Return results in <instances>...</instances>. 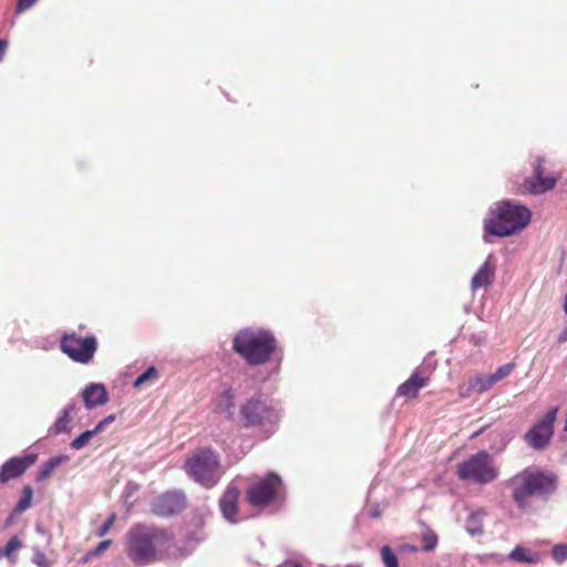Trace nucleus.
<instances>
[{
  "mask_svg": "<svg viewBox=\"0 0 567 567\" xmlns=\"http://www.w3.org/2000/svg\"><path fill=\"white\" fill-rule=\"evenodd\" d=\"M530 210L511 199L496 203L489 209V217L485 220L486 233L507 237L524 229L530 221Z\"/></svg>",
  "mask_w": 567,
  "mask_h": 567,
  "instance_id": "obj_1",
  "label": "nucleus"
},
{
  "mask_svg": "<svg viewBox=\"0 0 567 567\" xmlns=\"http://www.w3.org/2000/svg\"><path fill=\"white\" fill-rule=\"evenodd\" d=\"M167 539V533L151 525H135L126 534L125 551L136 566L156 560L157 549Z\"/></svg>",
  "mask_w": 567,
  "mask_h": 567,
  "instance_id": "obj_2",
  "label": "nucleus"
},
{
  "mask_svg": "<svg viewBox=\"0 0 567 567\" xmlns=\"http://www.w3.org/2000/svg\"><path fill=\"white\" fill-rule=\"evenodd\" d=\"M274 334L264 329H243L234 338L233 349L250 365L266 363L276 350Z\"/></svg>",
  "mask_w": 567,
  "mask_h": 567,
  "instance_id": "obj_3",
  "label": "nucleus"
},
{
  "mask_svg": "<svg viewBox=\"0 0 567 567\" xmlns=\"http://www.w3.org/2000/svg\"><path fill=\"white\" fill-rule=\"evenodd\" d=\"M513 486V499L519 508H526L534 495H545L555 491L554 474L527 468L509 481Z\"/></svg>",
  "mask_w": 567,
  "mask_h": 567,
  "instance_id": "obj_4",
  "label": "nucleus"
},
{
  "mask_svg": "<svg viewBox=\"0 0 567 567\" xmlns=\"http://www.w3.org/2000/svg\"><path fill=\"white\" fill-rule=\"evenodd\" d=\"M456 475L464 482L487 485L497 480L499 470L486 451H480L457 464Z\"/></svg>",
  "mask_w": 567,
  "mask_h": 567,
  "instance_id": "obj_5",
  "label": "nucleus"
},
{
  "mask_svg": "<svg viewBox=\"0 0 567 567\" xmlns=\"http://www.w3.org/2000/svg\"><path fill=\"white\" fill-rule=\"evenodd\" d=\"M186 473L198 484L210 488L221 477L218 456L209 449L196 451L185 463Z\"/></svg>",
  "mask_w": 567,
  "mask_h": 567,
  "instance_id": "obj_6",
  "label": "nucleus"
},
{
  "mask_svg": "<svg viewBox=\"0 0 567 567\" xmlns=\"http://www.w3.org/2000/svg\"><path fill=\"white\" fill-rule=\"evenodd\" d=\"M284 491L281 477L270 472L256 481L247 491V499L252 506H265L276 502Z\"/></svg>",
  "mask_w": 567,
  "mask_h": 567,
  "instance_id": "obj_7",
  "label": "nucleus"
},
{
  "mask_svg": "<svg viewBox=\"0 0 567 567\" xmlns=\"http://www.w3.org/2000/svg\"><path fill=\"white\" fill-rule=\"evenodd\" d=\"M241 416L247 425H272L280 419V412L259 398H252L241 406Z\"/></svg>",
  "mask_w": 567,
  "mask_h": 567,
  "instance_id": "obj_8",
  "label": "nucleus"
},
{
  "mask_svg": "<svg viewBox=\"0 0 567 567\" xmlns=\"http://www.w3.org/2000/svg\"><path fill=\"white\" fill-rule=\"evenodd\" d=\"M96 339L94 337L81 338L75 334L64 336L61 340L62 351L73 361L87 363L96 351Z\"/></svg>",
  "mask_w": 567,
  "mask_h": 567,
  "instance_id": "obj_9",
  "label": "nucleus"
},
{
  "mask_svg": "<svg viewBox=\"0 0 567 567\" xmlns=\"http://www.w3.org/2000/svg\"><path fill=\"white\" fill-rule=\"evenodd\" d=\"M558 409H550L526 434V443L534 450H543L549 443L554 433Z\"/></svg>",
  "mask_w": 567,
  "mask_h": 567,
  "instance_id": "obj_10",
  "label": "nucleus"
},
{
  "mask_svg": "<svg viewBox=\"0 0 567 567\" xmlns=\"http://www.w3.org/2000/svg\"><path fill=\"white\" fill-rule=\"evenodd\" d=\"M543 163L544 158L537 157L534 165L533 176L525 178L523 183L524 193L542 195L551 190L556 186L558 177L551 174H546Z\"/></svg>",
  "mask_w": 567,
  "mask_h": 567,
  "instance_id": "obj_11",
  "label": "nucleus"
},
{
  "mask_svg": "<svg viewBox=\"0 0 567 567\" xmlns=\"http://www.w3.org/2000/svg\"><path fill=\"white\" fill-rule=\"evenodd\" d=\"M186 505L185 495L182 492H167L156 497L152 503V511L157 516H172L181 512Z\"/></svg>",
  "mask_w": 567,
  "mask_h": 567,
  "instance_id": "obj_12",
  "label": "nucleus"
},
{
  "mask_svg": "<svg viewBox=\"0 0 567 567\" xmlns=\"http://www.w3.org/2000/svg\"><path fill=\"white\" fill-rule=\"evenodd\" d=\"M38 458V454L29 453L24 456H14L9 458L0 467V483L4 484L11 480L20 477L31 467Z\"/></svg>",
  "mask_w": 567,
  "mask_h": 567,
  "instance_id": "obj_13",
  "label": "nucleus"
},
{
  "mask_svg": "<svg viewBox=\"0 0 567 567\" xmlns=\"http://www.w3.org/2000/svg\"><path fill=\"white\" fill-rule=\"evenodd\" d=\"M238 498V488L229 485L219 501V507L224 518L231 524H235L239 520L237 517Z\"/></svg>",
  "mask_w": 567,
  "mask_h": 567,
  "instance_id": "obj_14",
  "label": "nucleus"
},
{
  "mask_svg": "<svg viewBox=\"0 0 567 567\" xmlns=\"http://www.w3.org/2000/svg\"><path fill=\"white\" fill-rule=\"evenodd\" d=\"M84 405L91 410L107 402V391L101 383H91L82 392Z\"/></svg>",
  "mask_w": 567,
  "mask_h": 567,
  "instance_id": "obj_15",
  "label": "nucleus"
},
{
  "mask_svg": "<svg viewBox=\"0 0 567 567\" xmlns=\"http://www.w3.org/2000/svg\"><path fill=\"white\" fill-rule=\"evenodd\" d=\"M495 276V264L493 261V256L489 255L485 262L478 268L476 274L473 276L471 281V287L473 290H477L480 288H486L492 284Z\"/></svg>",
  "mask_w": 567,
  "mask_h": 567,
  "instance_id": "obj_16",
  "label": "nucleus"
},
{
  "mask_svg": "<svg viewBox=\"0 0 567 567\" xmlns=\"http://www.w3.org/2000/svg\"><path fill=\"white\" fill-rule=\"evenodd\" d=\"M426 381L427 378L422 375L420 369H417L398 388L396 394L409 399L415 398L419 390L426 385Z\"/></svg>",
  "mask_w": 567,
  "mask_h": 567,
  "instance_id": "obj_17",
  "label": "nucleus"
},
{
  "mask_svg": "<svg viewBox=\"0 0 567 567\" xmlns=\"http://www.w3.org/2000/svg\"><path fill=\"white\" fill-rule=\"evenodd\" d=\"M215 411L226 419H231L235 413L234 393L230 389L224 390L214 400Z\"/></svg>",
  "mask_w": 567,
  "mask_h": 567,
  "instance_id": "obj_18",
  "label": "nucleus"
},
{
  "mask_svg": "<svg viewBox=\"0 0 567 567\" xmlns=\"http://www.w3.org/2000/svg\"><path fill=\"white\" fill-rule=\"evenodd\" d=\"M487 516V512L483 508L472 511L466 520L465 529L471 536L482 535L484 532L483 524Z\"/></svg>",
  "mask_w": 567,
  "mask_h": 567,
  "instance_id": "obj_19",
  "label": "nucleus"
},
{
  "mask_svg": "<svg viewBox=\"0 0 567 567\" xmlns=\"http://www.w3.org/2000/svg\"><path fill=\"white\" fill-rule=\"evenodd\" d=\"M74 404L66 405L54 424L50 427L51 434L70 433L71 432V414L74 411Z\"/></svg>",
  "mask_w": 567,
  "mask_h": 567,
  "instance_id": "obj_20",
  "label": "nucleus"
},
{
  "mask_svg": "<svg viewBox=\"0 0 567 567\" xmlns=\"http://www.w3.org/2000/svg\"><path fill=\"white\" fill-rule=\"evenodd\" d=\"M69 460H70V457L68 455H59V456H54V457L49 458L38 470L37 475H35V480L38 482L44 481L45 478H48L53 473V471L58 466H60L63 463H66Z\"/></svg>",
  "mask_w": 567,
  "mask_h": 567,
  "instance_id": "obj_21",
  "label": "nucleus"
},
{
  "mask_svg": "<svg viewBox=\"0 0 567 567\" xmlns=\"http://www.w3.org/2000/svg\"><path fill=\"white\" fill-rule=\"evenodd\" d=\"M508 558L512 560L527 563V564H537L540 560L538 554L532 553L529 549L523 548L520 546H516L508 555Z\"/></svg>",
  "mask_w": 567,
  "mask_h": 567,
  "instance_id": "obj_22",
  "label": "nucleus"
},
{
  "mask_svg": "<svg viewBox=\"0 0 567 567\" xmlns=\"http://www.w3.org/2000/svg\"><path fill=\"white\" fill-rule=\"evenodd\" d=\"M22 548V542L18 536H13L9 539L3 548H0V558L6 557L12 564L17 561V551Z\"/></svg>",
  "mask_w": 567,
  "mask_h": 567,
  "instance_id": "obj_23",
  "label": "nucleus"
},
{
  "mask_svg": "<svg viewBox=\"0 0 567 567\" xmlns=\"http://www.w3.org/2000/svg\"><path fill=\"white\" fill-rule=\"evenodd\" d=\"M471 379L472 386L475 388L477 393H484L495 384L489 374H476Z\"/></svg>",
  "mask_w": 567,
  "mask_h": 567,
  "instance_id": "obj_24",
  "label": "nucleus"
},
{
  "mask_svg": "<svg viewBox=\"0 0 567 567\" xmlns=\"http://www.w3.org/2000/svg\"><path fill=\"white\" fill-rule=\"evenodd\" d=\"M95 434H97V432L94 429L93 430H87V431L81 433L79 436H76L70 443L71 449H73V450H81L82 447H84L90 442V440Z\"/></svg>",
  "mask_w": 567,
  "mask_h": 567,
  "instance_id": "obj_25",
  "label": "nucleus"
},
{
  "mask_svg": "<svg viewBox=\"0 0 567 567\" xmlns=\"http://www.w3.org/2000/svg\"><path fill=\"white\" fill-rule=\"evenodd\" d=\"M33 491L30 486H24L22 496L16 505V512H24L31 506Z\"/></svg>",
  "mask_w": 567,
  "mask_h": 567,
  "instance_id": "obj_26",
  "label": "nucleus"
},
{
  "mask_svg": "<svg viewBox=\"0 0 567 567\" xmlns=\"http://www.w3.org/2000/svg\"><path fill=\"white\" fill-rule=\"evenodd\" d=\"M381 558L385 567H399L396 555L386 545L381 548Z\"/></svg>",
  "mask_w": 567,
  "mask_h": 567,
  "instance_id": "obj_27",
  "label": "nucleus"
},
{
  "mask_svg": "<svg viewBox=\"0 0 567 567\" xmlns=\"http://www.w3.org/2000/svg\"><path fill=\"white\" fill-rule=\"evenodd\" d=\"M515 368V363H506L502 367H499L494 373L489 374L494 383L499 382L501 380L508 377Z\"/></svg>",
  "mask_w": 567,
  "mask_h": 567,
  "instance_id": "obj_28",
  "label": "nucleus"
},
{
  "mask_svg": "<svg viewBox=\"0 0 567 567\" xmlns=\"http://www.w3.org/2000/svg\"><path fill=\"white\" fill-rule=\"evenodd\" d=\"M158 371L154 367H150L146 371H144L133 383L134 388H140L143 383L150 380H157Z\"/></svg>",
  "mask_w": 567,
  "mask_h": 567,
  "instance_id": "obj_29",
  "label": "nucleus"
},
{
  "mask_svg": "<svg viewBox=\"0 0 567 567\" xmlns=\"http://www.w3.org/2000/svg\"><path fill=\"white\" fill-rule=\"evenodd\" d=\"M422 543H423V549L425 551L433 550L437 545L436 534L431 529H426V532H424L422 535Z\"/></svg>",
  "mask_w": 567,
  "mask_h": 567,
  "instance_id": "obj_30",
  "label": "nucleus"
},
{
  "mask_svg": "<svg viewBox=\"0 0 567 567\" xmlns=\"http://www.w3.org/2000/svg\"><path fill=\"white\" fill-rule=\"evenodd\" d=\"M551 554L553 558L559 564L567 560V544L554 546Z\"/></svg>",
  "mask_w": 567,
  "mask_h": 567,
  "instance_id": "obj_31",
  "label": "nucleus"
},
{
  "mask_svg": "<svg viewBox=\"0 0 567 567\" xmlns=\"http://www.w3.org/2000/svg\"><path fill=\"white\" fill-rule=\"evenodd\" d=\"M474 392H476L475 388L472 386V379L470 378L467 382L463 383L458 388V394L463 399L470 398Z\"/></svg>",
  "mask_w": 567,
  "mask_h": 567,
  "instance_id": "obj_32",
  "label": "nucleus"
},
{
  "mask_svg": "<svg viewBox=\"0 0 567 567\" xmlns=\"http://www.w3.org/2000/svg\"><path fill=\"white\" fill-rule=\"evenodd\" d=\"M32 561L39 567H48L45 554L40 548H34Z\"/></svg>",
  "mask_w": 567,
  "mask_h": 567,
  "instance_id": "obj_33",
  "label": "nucleus"
},
{
  "mask_svg": "<svg viewBox=\"0 0 567 567\" xmlns=\"http://www.w3.org/2000/svg\"><path fill=\"white\" fill-rule=\"evenodd\" d=\"M112 544V540L111 539H105L103 542H101L94 550L90 551L87 554L89 557H93V556H99L101 555L103 551H105Z\"/></svg>",
  "mask_w": 567,
  "mask_h": 567,
  "instance_id": "obj_34",
  "label": "nucleus"
},
{
  "mask_svg": "<svg viewBox=\"0 0 567 567\" xmlns=\"http://www.w3.org/2000/svg\"><path fill=\"white\" fill-rule=\"evenodd\" d=\"M114 520H115V515L113 514L103 523V525L99 529L97 535L100 537L104 536L110 530L112 525L114 524Z\"/></svg>",
  "mask_w": 567,
  "mask_h": 567,
  "instance_id": "obj_35",
  "label": "nucleus"
},
{
  "mask_svg": "<svg viewBox=\"0 0 567 567\" xmlns=\"http://www.w3.org/2000/svg\"><path fill=\"white\" fill-rule=\"evenodd\" d=\"M38 0H18L17 2V12L21 13L28 9H30L32 6L35 4Z\"/></svg>",
  "mask_w": 567,
  "mask_h": 567,
  "instance_id": "obj_36",
  "label": "nucleus"
},
{
  "mask_svg": "<svg viewBox=\"0 0 567 567\" xmlns=\"http://www.w3.org/2000/svg\"><path fill=\"white\" fill-rule=\"evenodd\" d=\"M115 420V415L111 414V415H107L106 417H104L102 421H100L96 426L94 427V430L100 433L102 432L109 424H111L112 422H114Z\"/></svg>",
  "mask_w": 567,
  "mask_h": 567,
  "instance_id": "obj_37",
  "label": "nucleus"
},
{
  "mask_svg": "<svg viewBox=\"0 0 567 567\" xmlns=\"http://www.w3.org/2000/svg\"><path fill=\"white\" fill-rule=\"evenodd\" d=\"M138 489V485L136 483L130 482L125 486V496H132Z\"/></svg>",
  "mask_w": 567,
  "mask_h": 567,
  "instance_id": "obj_38",
  "label": "nucleus"
},
{
  "mask_svg": "<svg viewBox=\"0 0 567 567\" xmlns=\"http://www.w3.org/2000/svg\"><path fill=\"white\" fill-rule=\"evenodd\" d=\"M7 47H8V42L6 40L0 39V61L3 59Z\"/></svg>",
  "mask_w": 567,
  "mask_h": 567,
  "instance_id": "obj_39",
  "label": "nucleus"
},
{
  "mask_svg": "<svg viewBox=\"0 0 567 567\" xmlns=\"http://www.w3.org/2000/svg\"><path fill=\"white\" fill-rule=\"evenodd\" d=\"M567 341V327L558 336V342L564 343Z\"/></svg>",
  "mask_w": 567,
  "mask_h": 567,
  "instance_id": "obj_40",
  "label": "nucleus"
},
{
  "mask_svg": "<svg viewBox=\"0 0 567 567\" xmlns=\"http://www.w3.org/2000/svg\"><path fill=\"white\" fill-rule=\"evenodd\" d=\"M380 515H381V511H379V509H373L370 513L371 517H379Z\"/></svg>",
  "mask_w": 567,
  "mask_h": 567,
  "instance_id": "obj_41",
  "label": "nucleus"
},
{
  "mask_svg": "<svg viewBox=\"0 0 567 567\" xmlns=\"http://www.w3.org/2000/svg\"><path fill=\"white\" fill-rule=\"evenodd\" d=\"M35 530H37V533H39V534H41V535H44V534H45L44 528H43V527H41L40 525H37V526H35Z\"/></svg>",
  "mask_w": 567,
  "mask_h": 567,
  "instance_id": "obj_42",
  "label": "nucleus"
},
{
  "mask_svg": "<svg viewBox=\"0 0 567 567\" xmlns=\"http://www.w3.org/2000/svg\"><path fill=\"white\" fill-rule=\"evenodd\" d=\"M564 310L567 313V295L565 296Z\"/></svg>",
  "mask_w": 567,
  "mask_h": 567,
  "instance_id": "obj_43",
  "label": "nucleus"
},
{
  "mask_svg": "<svg viewBox=\"0 0 567 567\" xmlns=\"http://www.w3.org/2000/svg\"><path fill=\"white\" fill-rule=\"evenodd\" d=\"M292 567H300V565H293Z\"/></svg>",
  "mask_w": 567,
  "mask_h": 567,
  "instance_id": "obj_44",
  "label": "nucleus"
}]
</instances>
